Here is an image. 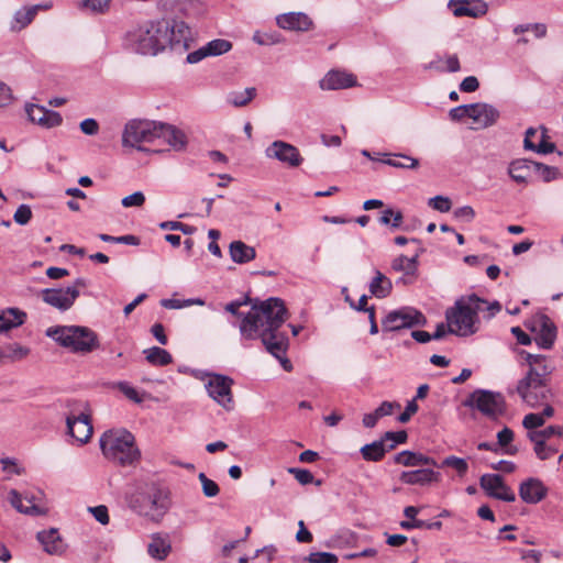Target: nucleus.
<instances>
[{
  "instance_id": "nucleus-1",
  "label": "nucleus",
  "mask_w": 563,
  "mask_h": 563,
  "mask_svg": "<svg viewBox=\"0 0 563 563\" xmlns=\"http://www.w3.org/2000/svg\"><path fill=\"white\" fill-rule=\"evenodd\" d=\"M287 319V309L282 299L271 297L260 305H254L239 324L243 340L261 339L266 351L276 357L286 372L292 369L286 357L288 336L279 329Z\"/></svg>"
},
{
  "instance_id": "nucleus-2",
  "label": "nucleus",
  "mask_w": 563,
  "mask_h": 563,
  "mask_svg": "<svg viewBox=\"0 0 563 563\" xmlns=\"http://www.w3.org/2000/svg\"><path fill=\"white\" fill-rule=\"evenodd\" d=\"M192 33L189 25L177 19H162L146 23L129 33L131 49L141 55H157L166 47L185 52L190 47Z\"/></svg>"
},
{
  "instance_id": "nucleus-3",
  "label": "nucleus",
  "mask_w": 563,
  "mask_h": 563,
  "mask_svg": "<svg viewBox=\"0 0 563 563\" xmlns=\"http://www.w3.org/2000/svg\"><path fill=\"white\" fill-rule=\"evenodd\" d=\"M126 500L133 512L152 521H161L172 505L169 490L156 482L137 485Z\"/></svg>"
},
{
  "instance_id": "nucleus-4",
  "label": "nucleus",
  "mask_w": 563,
  "mask_h": 563,
  "mask_svg": "<svg viewBox=\"0 0 563 563\" xmlns=\"http://www.w3.org/2000/svg\"><path fill=\"white\" fill-rule=\"evenodd\" d=\"M482 303H486V300L475 294L456 299L454 306L445 311L449 333L457 336L475 334L481 324L478 312L484 310Z\"/></svg>"
},
{
  "instance_id": "nucleus-5",
  "label": "nucleus",
  "mask_w": 563,
  "mask_h": 563,
  "mask_svg": "<svg viewBox=\"0 0 563 563\" xmlns=\"http://www.w3.org/2000/svg\"><path fill=\"white\" fill-rule=\"evenodd\" d=\"M101 452L106 459L120 466H133L141 460V451L134 435L126 429H110L99 439Z\"/></svg>"
},
{
  "instance_id": "nucleus-6",
  "label": "nucleus",
  "mask_w": 563,
  "mask_h": 563,
  "mask_svg": "<svg viewBox=\"0 0 563 563\" xmlns=\"http://www.w3.org/2000/svg\"><path fill=\"white\" fill-rule=\"evenodd\" d=\"M46 335L74 353L86 354L99 347L97 333L82 325L51 327Z\"/></svg>"
},
{
  "instance_id": "nucleus-7",
  "label": "nucleus",
  "mask_w": 563,
  "mask_h": 563,
  "mask_svg": "<svg viewBox=\"0 0 563 563\" xmlns=\"http://www.w3.org/2000/svg\"><path fill=\"white\" fill-rule=\"evenodd\" d=\"M427 323L424 314L413 307H401L389 311L382 320L384 332H397L402 329L423 327Z\"/></svg>"
},
{
  "instance_id": "nucleus-8",
  "label": "nucleus",
  "mask_w": 563,
  "mask_h": 563,
  "mask_svg": "<svg viewBox=\"0 0 563 563\" xmlns=\"http://www.w3.org/2000/svg\"><path fill=\"white\" fill-rule=\"evenodd\" d=\"M463 406L477 409L490 419H496L505 411V400L501 394L487 389L474 390L463 401Z\"/></svg>"
},
{
  "instance_id": "nucleus-9",
  "label": "nucleus",
  "mask_w": 563,
  "mask_h": 563,
  "mask_svg": "<svg viewBox=\"0 0 563 563\" xmlns=\"http://www.w3.org/2000/svg\"><path fill=\"white\" fill-rule=\"evenodd\" d=\"M156 126V122L141 120L129 121L122 133V145L125 147H134L139 151H146V148L140 144L154 142L157 135Z\"/></svg>"
},
{
  "instance_id": "nucleus-10",
  "label": "nucleus",
  "mask_w": 563,
  "mask_h": 563,
  "mask_svg": "<svg viewBox=\"0 0 563 563\" xmlns=\"http://www.w3.org/2000/svg\"><path fill=\"white\" fill-rule=\"evenodd\" d=\"M522 401L531 408H539L545 401H552L553 393L548 382L530 378H521L516 388Z\"/></svg>"
},
{
  "instance_id": "nucleus-11",
  "label": "nucleus",
  "mask_w": 563,
  "mask_h": 563,
  "mask_svg": "<svg viewBox=\"0 0 563 563\" xmlns=\"http://www.w3.org/2000/svg\"><path fill=\"white\" fill-rule=\"evenodd\" d=\"M265 155L292 168L300 166L303 162V157L295 145L280 140L268 145Z\"/></svg>"
},
{
  "instance_id": "nucleus-12",
  "label": "nucleus",
  "mask_w": 563,
  "mask_h": 563,
  "mask_svg": "<svg viewBox=\"0 0 563 563\" xmlns=\"http://www.w3.org/2000/svg\"><path fill=\"white\" fill-rule=\"evenodd\" d=\"M66 424L68 434L80 444L87 443L92 435L93 428L90 422V416L84 410L77 411L71 409L66 418Z\"/></svg>"
},
{
  "instance_id": "nucleus-13",
  "label": "nucleus",
  "mask_w": 563,
  "mask_h": 563,
  "mask_svg": "<svg viewBox=\"0 0 563 563\" xmlns=\"http://www.w3.org/2000/svg\"><path fill=\"white\" fill-rule=\"evenodd\" d=\"M479 486L487 496L507 503L516 500L512 489L505 483L499 474H484L479 478Z\"/></svg>"
},
{
  "instance_id": "nucleus-14",
  "label": "nucleus",
  "mask_w": 563,
  "mask_h": 563,
  "mask_svg": "<svg viewBox=\"0 0 563 563\" xmlns=\"http://www.w3.org/2000/svg\"><path fill=\"white\" fill-rule=\"evenodd\" d=\"M78 297L79 290L76 287L45 288L41 291L42 300L60 311L70 309Z\"/></svg>"
},
{
  "instance_id": "nucleus-15",
  "label": "nucleus",
  "mask_w": 563,
  "mask_h": 563,
  "mask_svg": "<svg viewBox=\"0 0 563 563\" xmlns=\"http://www.w3.org/2000/svg\"><path fill=\"white\" fill-rule=\"evenodd\" d=\"M233 380L227 376L216 374L206 385L209 396L225 409L231 408Z\"/></svg>"
},
{
  "instance_id": "nucleus-16",
  "label": "nucleus",
  "mask_w": 563,
  "mask_h": 563,
  "mask_svg": "<svg viewBox=\"0 0 563 563\" xmlns=\"http://www.w3.org/2000/svg\"><path fill=\"white\" fill-rule=\"evenodd\" d=\"M531 330L537 332L536 341L542 349H551L556 338V327L545 314H540L533 320Z\"/></svg>"
},
{
  "instance_id": "nucleus-17",
  "label": "nucleus",
  "mask_w": 563,
  "mask_h": 563,
  "mask_svg": "<svg viewBox=\"0 0 563 563\" xmlns=\"http://www.w3.org/2000/svg\"><path fill=\"white\" fill-rule=\"evenodd\" d=\"M470 119L475 124L474 129H486L496 123L499 111L492 104L485 102L470 103Z\"/></svg>"
},
{
  "instance_id": "nucleus-18",
  "label": "nucleus",
  "mask_w": 563,
  "mask_h": 563,
  "mask_svg": "<svg viewBox=\"0 0 563 563\" xmlns=\"http://www.w3.org/2000/svg\"><path fill=\"white\" fill-rule=\"evenodd\" d=\"M276 24L284 30L306 32L313 27L312 20L303 12H288L276 16Z\"/></svg>"
},
{
  "instance_id": "nucleus-19",
  "label": "nucleus",
  "mask_w": 563,
  "mask_h": 563,
  "mask_svg": "<svg viewBox=\"0 0 563 563\" xmlns=\"http://www.w3.org/2000/svg\"><path fill=\"white\" fill-rule=\"evenodd\" d=\"M449 7L455 16L478 18L488 11V5L483 0H450Z\"/></svg>"
},
{
  "instance_id": "nucleus-20",
  "label": "nucleus",
  "mask_w": 563,
  "mask_h": 563,
  "mask_svg": "<svg viewBox=\"0 0 563 563\" xmlns=\"http://www.w3.org/2000/svg\"><path fill=\"white\" fill-rule=\"evenodd\" d=\"M548 494L547 486L538 478L530 477L519 486V496L527 504H538Z\"/></svg>"
},
{
  "instance_id": "nucleus-21",
  "label": "nucleus",
  "mask_w": 563,
  "mask_h": 563,
  "mask_svg": "<svg viewBox=\"0 0 563 563\" xmlns=\"http://www.w3.org/2000/svg\"><path fill=\"white\" fill-rule=\"evenodd\" d=\"M356 77L352 74L341 70H330L321 80L322 90H339L354 87Z\"/></svg>"
},
{
  "instance_id": "nucleus-22",
  "label": "nucleus",
  "mask_w": 563,
  "mask_h": 563,
  "mask_svg": "<svg viewBox=\"0 0 563 563\" xmlns=\"http://www.w3.org/2000/svg\"><path fill=\"white\" fill-rule=\"evenodd\" d=\"M399 479L407 485H429L438 483L441 479V474L431 468H419L415 471H405L400 474Z\"/></svg>"
},
{
  "instance_id": "nucleus-23",
  "label": "nucleus",
  "mask_w": 563,
  "mask_h": 563,
  "mask_svg": "<svg viewBox=\"0 0 563 563\" xmlns=\"http://www.w3.org/2000/svg\"><path fill=\"white\" fill-rule=\"evenodd\" d=\"M156 131V139L162 137L175 151H181L185 148L187 144V137L181 130L175 128L174 125L159 122L157 123Z\"/></svg>"
},
{
  "instance_id": "nucleus-24",
  "label": "nucleus",
  "mask_w": 563,
  "mask_h": 563,
  "mask_svg": "<svg viewBox=\"0 0 563 563\" xmlns=\"http://www.w3.org/2000/svg\"><path fill=\"white\" fill-rule=\"evenodd\" d=\"M38 542L43 545L46 553L52 555H60L65 551V544L58 533V530L51 528L37 532L36 536Z\"/></svg>"
},
{
  "instance_id": "nucleus-25",
  "label": "nucleus",
  "mask_w": 563,
  "mask_h": 563,
  "mask_svg": "<svg viewBox=\"0 0 563 563\" xmlns=\"http://www.w3.org/2000/svg\"><path fill=\"white\" fill-rule=\"evenodd\" d=\"M394 462L406 467L439 466L433 457L422 454L420 452H413L409 450H405L397 453L394 456Z\"/></svg>"
},
{
  "instance_id": "nucleus-26",
  "label": "nucleus",
  "mask_w": 563,
  "mask_h": 563,
  "mask_svg": "<svg viewBox=\"0 0 563 563\" xmlns=\"http://www.w3.org/2000/svg\"><path fill=\"white\" fill-rule=\"evenodd\" d=\"M534 162L526 158L514 159L508 165V175L517 184H528L533 174Z\"/></svg>"
},
{
  "instance_id": "nucleus-27",
  "label": "nucleus",
  "mask_w": 563,
  "mask_h": 563,
  "mask_svg": "<svg viewBox=\"0 0 563 563\" xmlns=\"http://www.w3.org/2000/svg\"><path fill=\"white\" fill-rule=\"evenodd\" d=\"M51 4H35L31 7H23L15 11L13 19L10 23V30L12 32H19L26 27L36 16L38 10L49 9Z\"/></svg>"
},
{
  "instance_id": "nucleus-28",
  "label": "nucleus",
  "mask_w": 563,
  "mask_h": 563,
  "mask_svg": "<svg viewBox=\"0 0 563 563\" xmlns=\"http://www.w3.org/2000/svg\"><path fill=\"white\" fill-rule=\"evenodd\" d=\"M26 313L19 308H7L0 311V333H5L25 322Z\"/></svg>"
},
{
  "instance_id": "nucleus-29",
  "label": "nucleus",
  "mask_w": 563,
  "mask_h": 563,
  "mask_svg": "<svg viewBox=\"0 0 563 563\" xmlns=\"http://www.w3.org/2000/svg\"><path fill=\"white\" fill-rule=\"evenodd\" d=\"M229 253L231 260L236 264H246L256 257L255 249L240 240L230 243Z\"/></svg>"
},
{
  "instance_id": "nucleus-30",
  "label": "nucleus",
  "mask_w": 563,
  "mask_h": 563,
  "mask_svg": "<svg viewBox=\"0 0 563 563\" xmlns=\"http://www.w3.org/2000/svg\"><path fill=\"white\" fill-rule=\"evenodd\" d=\"M368 289L372 296L383 299L390 295L393 283L382 272L376 269L375 276L368 285Z\"/></svg>"
},
{
  "instance_id": "nucleus-31",
  "label": "nucleus",
  "mask_w": 563,
  "mask_h": 563,
  "mask_svg": "<svg viewBox=\"0 0 563 563\" xmlns=\"http://www.w3.org/2000/svg\"><path fill=\"white\" fill-rule=\"evenodd\" d=\"M170 551L172 545L169 541L162 538L158 533L152 536L151 542L147 545V553L151 558L157 561H164Z\"/></svg>"
},
{
  "instance_id": "nucleus-32",
  "label": "nucleus",
  "mask_w": 563,
  "mask_h": 563,
  "mask_svg": "<svg viewBox=\"0 0 563 563\" xmlns=\"http://www.w3.org/2000/svg\"><path fill=\"white\" fill-rule=\"evenodd\" d=\"M527 438L533 443V451L541 461L551 459L558 452L556 446L548 444L547 440L540 438L538 434L529 431Z\"/></svg>"
},
{
  "instance_id": "nucleus-33",
  "label": "nucleus",
  "mask_w": 563,
  "mask_h": 563,
  "mask_svg": "<svg viewBox=\"0 0 563 563\" xmlns=\"http://www.w3.org/2000/svg\"><path fill=\"white\" fill-rule=\"evenodd\" d=\"M418 258L419 252H417L412 257L400 255L393 260L391 268L395 272H402L407 276H413L417 272Z\"/></svg>"
},
{
  "instance_id": "nucleus-34",
  "label": "nucleus",
  "mask_w": 563,
  "mask_h": 563,
  "mask_svg": "<svg viewBox=\"0 0 563 563\" xmlns=\"http://www.w3.org/2000/svg\"><path fill=\"white\" fill-rule=\"evenodd\" d=\"M256 88L249 87L241 91H230L225 100L229 104L235 108H242L247 106L256 97Z\"/></svg>"
},
{
  "instance_id": "nucleus-35",
  "label": "nucleus",
  "mask_w": 563,
  "mask_h": 563,
  "mask_svg": "<svg viewBox=\"0 0 563 563\" xmlns=\"http://www.w3.org/2000/svg\"><path fill=\"white\" fill-rule=\"evenodd\" d=\"M360 453L362 454V457L367 462H379L384 459L387 452L385 451L383 442L376 440L372 443L363 445L360 450Z\"/></svg>"
},
{
  "instance_id": "nucleus-36",
  "label": "nucleus",
  "mask_w": 563,
  "mask_h": 563,
  "mask_svg": "<svg viewBox=\"0 0 563 563\" xmlns=\"http://www.w3.org/2000/svg\"><path fill=\"white\" fill-rule=\"evenodd\" d=\"M9 500L11 506L21 514L30 516H41L45 514V511L36 504H32L29 507H24L22 504V496L15 489H12L9 493Z\"/></svg>"
},
{
  "instance_id": "nucleus-37",
  "label": "nucleus",
  "mask_w": 563,
  "mask_h": 563,
  "mask_svg": "<svg viewBox=\"0 0 563 563\" xmlns=\"http://www.w3.org/2000/svg\"><path fill=\"white\" fill-rule=\"evenodd\" d=\"M144 354L146 360L153 365L165 366L173 362L170 353L158 346L144 350Z\"/></svg>"
},
{
  "instance_id": "nucleus-38",
  "label": "nucleus",
  "mask_w": 563,
  "mask_h": 563,
  "mask_svg": "<svg viewBox=\"0 0 563 563\" xmlns=\"http://www.w3.org/2000/svg\"><path fill=\"white\" fill-rule=\"evenodd\" d=\"M396 158H387L382 162L388 166L401 169H416L419 166V161L406 154H393Z\"/></svg>"
},
{
  "instance_id": "nucleus-39",
  "label": "nucleus",
  "mask_w": 563,
  "mask_h": 563,
  "mask_svg": "<svg viewBox=\"0 0 563 563\" xmlns=\"http://www.w3.org/2000/svg\"><path fill=\"white\" fill-rule=\"evenodd\" d=\"M514 431L505 427L497 433V444L498 449H504V453L509 455H515L518 452V449L514 445H511V442L514 440Z\"/></svg>"
},
{
  "instance_id": "nucleus-40",
  "label": "nucleus",
  "mask_w": 563,
  "mask_h": 563,
  "mask_svg": "<svg viewBox=\"0 0 563 563\" xmlns=\"http://www.w3.org/2000/svg\"><path fill=\"white\" fill-rule=\"evenodd\" d=\"M551 374V368L548 366L545 357L538 363L533 364L528 368L526 375L522 378L540 379L548 382V377Z\"/></svg>"
},
{
  "instance_id": "nucleus-41",
  "label": "nucleus",
  "mask_w": 563,
  "mask_h": 563,
  "mask_svg": "<svg viewBox=\"0 0 563 563\" xmlns=\"http://www.w3.org/2000/svg\"><path fill=\"white\" fill-rule=\"evenodd\" d=\"M262 301L258 300V299H252L250 298L249 296H245L244 298L242 299H236V300H233V301H230L228 302L225 306H224V310L229 313H231L232 316H235L238 318H241V321L243 320V318L247 314V313H242L240 312V308L242 306H245V305H249L251 303L252 307L254 305H260Z\"/></svg>"
},
{
  "instance_id": "nucleus-42",
  "label": "nucleus",
  "mask_w": 563,
  "mask_h": 563,
  "mask_svg": "<svg viewBox=\"0 0 563 563\" xmlns=\"http://www.w3.org/2000/svg\"><path fill=\"white\" fill-rule=\"evenodd\" d=\"M533 174L538 175L545 183L555 180L561 176L558 167L549 166L538 162H534Z\"/></svg>"
},
{
  "instance_id": "nucleus-43",
  "label": "nucleus",
  "mask_w": 563,
  "mask_h": 563,
  "mask_svg": "<svg viewBox=\"0 0 563 563\" xmlns=\"http://www.w3.org/2000/svg\"><path fill=\"white\" fill-rule=\"evenodd\" d=\"M252 38L256 44L265 45V46L279 44L284 41L283 35L275 31L274 32H265V33L256 31L253 34Z\"/></svg>"
},
{
  "instance_id": "nucleus-44",
  "label": "nucleus",
  "mask_w": 563,
  "mask_h": 563,
  "mask_svg": "<svg viewBox=\"0 0 563 563\" xmlns=\"http://www.w3.org/2000/svg\"><path fill=\"white\" fill-rule=\"evenodd\" d=\"M441 467H452L456 471L457 475L460 477H463L468 472V464L465 459L457 457L455 455H449L446 456L441 465Z\"/></svg>"
},
{
  "instance_id": "nucleus-45",
  "label": "nucleus",
  "mask_w": 563,
  "mask_h": 563,
  "mask_svg": "<svg viewBox=\"0 0 563 563\" xmlns=\"http://www.w3.org/2000/svg\"><path fill=\"white\" fill-rule=\"evenodd\" d=\"M541 135L538 144L534 143V148H530V151L536 152L538 154L547 155L556 151V146L554 143L549 142L548 130L544 126H540Z\"/></svg>"
},
{
  "instance_id": "nucleus-46",
  "label": "nucleus",
  "mask_w": 563,
  "mask_h": 563,
  "mask_svg": "<svg viewBox=\"0 0 563 563\" xmlns=\"http://www.w3.org/2000/svg\"><path fill=\"white\" fill-rule=\"evenodd\" d=\"M400 527L406 530L410 529H429L440 530L442 527L441 521H426L421 519L406 520L400 522Z\"/></svg>"
},
{
  "instance_id": "nucleus-47",
  "label": "nucleus",
  "mask_w": 563,
  "mask_h": 563,
  "mask_svg": "<svg viewBox=\"0 0 563 563\" xmlns=\"http://www.w3.org/2000/svg\"><path fill=\"white\" fill-rule=\"evenodd\" d=\"M205 46L209 56H218L229 52L232 47V44L227 40L217 38L210 41Z\"/></svg>"
},
{
  "instance_id": "nucleus-48",
  "label": "nucleus",
  "mask_w": 563,
  "mask_h": 563,
  "mask_svg": "<svg viewBox=\"0 0 563 563\" xmlns=\"http://www.w3.org/2000/svg\"><path fill=\"white\" fill-rule=\"evenodd\" d=\"M308 563H338V556L330 552H311L303 558Z\"/></svg>"
},
{
  "instance_id": "nucleus-49",
  "label": "nucleus",
  "mask_w": 563,
  "mask_h": 563,
  "mask_svg": "<svg viewBox=\"0 0 563 563\" xmlns=\"http://www.w3.org/2000/svg\"><path fill=\"white\" fill-rule=\"evenodd\" d=\"M198 478L201 483L202 492L206 497H216L219 494L220 488L218 484L214 481L208 478L205 473H200Z\"/></svg>"
},
{
  "instance_id": "nucleus-50",
  "label": "nucleus",
  "mask_w": 563,
  "mask_h": 563,
  "mask_svg": "<svg viewBox=\"0 0 563 563\" xmlns=\"http://www.w3.org/2000/svg\"><path fill=\"white\" fill-rule=\"evenodd\" d=\"M545 423L544 419L538 412H531L523 417L522 426L529 431H539L538 428Z\"/></svg>"
},
{
  "instance_id": "nucleus-51",
  "label": "nucleus",
  "mask_w": 563,
  "mask_h": 563,
  "mask_svg": "<svg viewBox=\"0 0 563 563\" xmlns=\"http://www.w3.org/2000/svg\"><path fill=\"white\" fill-rule=\"evenodd\" d=\"M446 67H440L437 62H431L427 68L429 69H437L439 71H450L455 73L460 70V62L456 55H450L448 56L446 60Z\"/></svg>"
},
{
  "instance_id": "nucleus-52",
  "label": "nucleus",
  "mask_w": 563,
  "mask_h": 563,
  "mask_svg": "<svg viewBox=\"0 0 563 563\" xmlns=\"http://www.w3.org/2000/svg\"><path fill=\"white\" fill-rule=\"evenodd\" d=\"M159 228L163 230H173L180 231L184 234L190 235L196 231V228L192 225L185 224L178 221H165L159 224Z\"/></svg>"
},
{
  "instance_id": "nucleus-53",
  "label": "nucleus",
  "mask_w": 563,
  "mask_h": 563,
  "mask_svg": "<svg viewBox=\"0 0 563 563\" xmlns=\"http://www.w3.org/2000/svg\"><path fill=\"white\" fill-rule=\"evenodd\" d=\"M63 122V117L59 112L53 110H45V115L41 122V126L46 129H52L55 126H59Z\"/></svg>"
},
{
  "instance_id": "nucleus-54",
  "label": "nucleus",
  "mask_w": 563,
  "mask_h": 563,
  "mask_svg": "<svg viewBox=\"0 0 563 563\" xmlns=\"http://www.w3.org/2000/svg\"><path fill=\"white\" fill-rule=\"evenodd\" d=\"M428 205L439 212H449L452 207L451 200L444 196H435L430 198Z\"/></svg>"
},
{
  "instance_id": "nucleus-55",
  "label": "nucleus",
  "mask_w": 563,
  "mask_h": 563,
  "mask_svg": "<svg viewBox=\"0 0 563 563\" xmlns=\"http://www.w3.org/2000/svg\"><path fill=\"white\" fill-rule=\"evenodd\" d=\"M8 353H5V358H9L11 361H18L24 358L30 350L27 347H24L18 343L10 344L7 346Z\"/></svg>"
},
{
  "instance_id": "nucleus-56",
  "label": "nucleus",
  "mask_w": 563,
  "mask_h": 563,
  "mask_svg": "<svg viewBox=\"0 0 563 563\" xmlns=\"http://www.w3.org/2000/svg\"><path fill=\"white\" fill-rule=\"evenodd\" d=\"M111 0H80L84 8L89 9L95 13H103L108 10Z\"/></svg>"
},
{
  "instance_id": "nucleus-57",
  "label": "nucleus",
  "mask_w": 563,
  "mask_h": 563,
  "mask_svg": "<svg viewBox=\"0 0 563 563\" xmlns=\"http://www.w3.org/2000/svg\"><path fill=\"white\" fill-rule=\"evenodd\" d=\"M32 218V210L27 205H20L14 212L13 219L20 225H25Z\"/></svg>"
},
{
  "instance_id": "nucleus-58",
  "label": "nucleus",
  "mask_w": 563,
  "mask_h": 563,
  "mask_svg": "<svg viewBox=\"0 0 563 563\" xmlns=\"http://www.w3.org/2000/svg\"><path fill=\"white\" fill-rule=\"evenodd\" d=\"M144 202L145 196L142 191H135L121 200V203L124 208L142 207Z\"/></svg>"
},
{
  "instance_id": "nucleus-59",
  "label": "nucleus",
  "mask_w": 563,
  "mask_h": 563,
  "mask_svg": "<svg viewBox=\"0 0 563 563\" xmlns=\"http://www.w3.org/2000/svg\"><path fill=\"white\" fill-rule=\"evenodd\" d=\"M455 219L470 223L475 218V210L471 206L456 208L453 212Z\"/></svg>"
},
{
  "instance_id": "nucleus-60",
  "label": "nucleus",
  "mask_w": 563,
  "mask_h": 563,
  "mask_svg": "<svg viewBox=\"0 0 563 563\" xmlns=\"http://www.w3.org/2000/svg\"><path fill=\"white\" fill-rule=\"evenodd\" d=\"M288 472L292 474L301 485L311 484L314 479L313 474L308 470L291 467Z\"/></svg>"
},
{
  "instance_id": "nucleus-61",
  "label": "nucleus",
  "mask_w": 563,
  "mask_h": 563,
  "mask_svg": "<svg viewBox=\"0 0 563 563\" xmlns=\"http://www.w3.org/2000/svg\"><path fill=\"white\" fill-rule=\"evenodd\" d=\"M45 110L46 108L38 104H30L29 107H26V113L29 119L33 123H37L38 125H41V122L45 115Z\"/></svg>"
},
{
  "instance_id": "nucleus-62",
  "label": "nucleus",
  "mask_w": 563,
  "mask_h": 563,
  "mask_svg": "<svg viewBox=\"0 0 563 563\" xmlns=\"http://www.w3.org/2000/svg\"><path fill=\"white\" fill-rule=\"evenodd\" d=\"M400 404L397 401H383L379 407H377L375 411V416L379 419L386 416H390L394 409H399Z\"/></svg>"
},
{
  "instance_id": "nucleus-63",
  "label": "nucleus",
  "mask_w": 563,
  "mask_h": 563,
  "mask_svg": "<svg viewBox=\"0 0 563 563\" xmlns=\"http://www.w3.org/2000/svg\"><path fill=\"white\" fill-rule=\"evenodd\" d=\"M534 434H538L540 438L544 440H549L550 438L563 437V426H549L540 431H531Z\"/></svg>"
},
{
  "instance_id": "nucleus-64",
  "label": "nucleus",
  "mask_w": 563,
  "mask_h": 563,
  "mask_svg": "<svg viewBox=\"0 0 563 563\" xmlns=\"http://www.w3.org/2000/svg\"><path fill=\"white\" fill-rule=\"evenodd\" d=\"M470 104H461L449 111V117L452 121H462L465 118H470Z\"/></svg>"
}]
</instances>
